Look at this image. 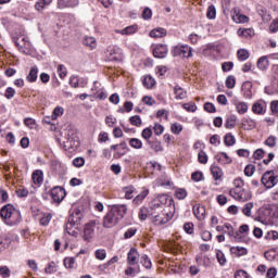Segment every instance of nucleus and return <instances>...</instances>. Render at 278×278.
Wrapping results in <instances>:
<instances>
[{
	"label": "nucleus",
	"instance_id": "nucleus-56",
	"mask_svg": "<svg viewBox=\"0 0 278 278\" xmlns=\"http://www.w3.org/2000/svg\"><path fill=\"white\" fill-rule=\"evenodd\" d=\"M255 173V165L253 164H250V165H247L245 168H244V175L247 177H253Z\"/></svg>",
	"mask_w": 278,
	"mask_h": 278
},
{
	"label": "nucleus",
	"instance_id": "nucleus-39",
	"mask_svg": "<svg viewBox=\"0 0 278 278\" xmlns=\"http://www.w3.org/2000/svg\"><path fill=\"white\" fill-rule=\"evenodd\" d=\"M232 21L235 23H249V16L241 13H236L232 15Z\"/></svg>",
	"mask_w": 278,
	"mask_h": 278
},
{
	"label": "nucleus",
	"instance_id": "nucleus-47",
	"mask_svg": "<svg viewBox=\"0 0 278 278\" xmlns=\"http://www.w3.org/2000/svg\"><path fill=\"white\" fill-rule=\"evenodd\" d=\"M225 84H226V88H228L229 90H232V88H236V76H232V75L228 76L226 78Z\"/></svg>",
	"mask_w": 278,
	"mask_h": 278
},
{
	"label": "nucleus",
	"instance_id": "nucleus-18",
	"mask_svg": "<svg viewBox=\"0 0 278 278\" xmlns=\"http://www.w3.org/2000/svg\"><path fill=\"white\" fill-rule=\"evenodd\" d=\"M193 214L198 220H205V206L195 204L193 206Z\"/></svg>",
	"mask_w": 278,
	"mask_h": 278
},
{
	"label": "nucleus",
	"instance_id": "nucleus-27",
	"mask_svg": "<svg viewBox=\"0 0 278 278\" xmlns=\"http://www.w3.org/2000/svg\"><path fill=\"white\" fill-rule=\"evenodd\" d=\"M237 34L242 38H253L255 36V30L253 28H239Z\"/></svg>",
	"mask_w": 278,
	"mask_h": 278
},
{
	"label": "nucleus",
	"instance_id": "nucleus-11",
	"mask_svg": "<svg viewBox=\"0 0 278 278\" xmlns=\"http://www.w3.org/2000/svg\"><path fill=\"white\" fill-rule=\"evenodd\" d=\"M140 254L138 253V250L136 248H131L129 252L127 253V264L128 266H136L140 260Z\"/></svg>",
	"mask_w": 278,
	"mask_h": 278
},
{
	"label": "nucleus",
	"instance_id": "nucleus-21",
	"mask_svg": "<svg viewBox=\"0 0 278 278\" xmlns=\"http://www.w3.org/2000/svg\"><path fill=\"white\" fill-rule=\"evenodd\" d=\"M215 160L216 162H218V164H222L223 166H225L226 164H231L232 162L231 157L225 152H218L215 155Z\"/></svg>",
	"mask_w": 278,
	"mask_h": 278
},
{
	"label": "nucleus",
	"instance_id": "nucleus-58",
	"mask_svg": "<svg viewBox=\"0 0 278 278\" xmlns=\"http://www.w3.org/2000/svg\"><path fill=\"white\" fill-rule=\"evenodd\" d=\"M182 108L187 112H197V104L194 102L184 103Z\"/></svg>",
	"mask_w": 278,
	"mask_h": 278
},
{
	"label": "nucleus",
	"instance_id": "nucleus-51",
	"mask_svg": "<svg viewBox=\"0 0 278 278\" xmlns=\"http://www.w3.org/2000/svg\"><path fill=\"white\" fill-rule=\"evenodd\" d=\"M175 197L176 199H178L179 201L186 199V197H188V191H186V189H177L175 191Z\"/></svg>",
	"mask_w": 278,
	"mask_h": 278
},
{
	"label": "nucleus",
	"instance_id": "nucleus-19",
	"mask_svg": "<svg viewBox=\"0 0 278 278\" xmlns=\"http://www.w3.org/2000/svg\"><path fill=\"white\" fill-rule=\"evenodd\" d=\"M233 105L236 108V111L238 114H247L249 112V104L244 101L236 100L233 102Z\"/></svg>",
	"mask_w": 278,
	"mask_h": 278
},
{
	"label": "nucleus",
	"instance_id": "nucleus-48",
	"mask_svg": "<svg viewBox=\"0 0 278 278\" xmlns=\"http://www.w3.org/2000/svg\"><path fill=\"white\" fill-rule=\"evenodd\" d=\"M142 84H143V86H144L146 88H152V87L155 86V79H153V77H151V76H146V77L143 78Z\"/></svg>",
	"mask_w": 278,
	"mask_h": 278
},
{
	"label": "nucleus",
	"instance_id": "nucleus-49",
	"mask_svg": "<svg viewBox=\"0 0 278 278\" xmlns=\"http://www.w3.org/2000/svg\"><path fill=\"white\" fill-rule=\"evenodd\" d=\"M251 210H253V202H248L242 207V214L244 216L251 217Z\"/></svg>",
	"mask_w": 278,
	"mask_h": 278
},
{
	"label": "nucleus",
	"instance_id": "nucleus-5",
	"mask_svg": "<svg viewBox=\"0 0 278 278\" xmlns=\"http://www.w3.org/2000/svg\"><path fill=\"white\" fill-rule=\"evenodd\" d=\"M172 55L174 58H192V48L188 45L175 46Z\"/></svg>",
	"mask_w": 278,
	"mask_h": 278
},
{
	"label": "nucleus",
	"instance_id": "nucleus-22",
	"mask_svg": "<svg viewBox=\"0 0 278 278\" xmlns=\"http://www.w3.org/2000/svg\"><path fill=\"white\" fill-rule=\"evenodd\" d=\"M65 147L68 149H77L79 147V139L77 136L71 137V131H68L67 141L64 142Z\"/></svg>",
	"mask_w": 278,
	"mask_h": 278
},
{
	"label": "nucleus",
	"instance_id": "nucleus-57",
	"mask_svg": "<svg viewBox=\"0 0 278 278\" xmlns=\"http://www.w3.org/2000/svg\"><path fill=\"white\" fill-rule=\"evenodd\" d=\"M58 75H59V77L61 78V79H64V77H66V75H67V71H66V66H64V65H62V64H60V65H58Z\"/></svg>",
	"mask_w": 278,
	"mask_h": 278
},
{
	"label": "nucleus",
	"instance_id": "nucleus-43",
	"mask_svg": "<svg viewBox=\"0 0 278 278\" xmlns=\"http://www.w3.org/2000/svg\"><path fill=\"white\" fill-rule=\"evenodd\" d=\"M170 131H172V134H175V136H179L181 134V131H184V125H181L179 123H174L170 126Z\"/></svg>",
	"mask_w": 278,
	"mask_h": 278
},
{
	"label": "nucleus",
	"instance_id": "nucleus-28",
	"mask_svg": "<svg viewBox=\"0 0 278 278\" xmlns=\"http://www.w3.org/2000/svg\"><path fill=\"white\" fill-rule=\"evenodd\" d=\"M148 195L149 189L144 188L137 197L134 198L132 203H135V205H140V203H142V201L146 200Z\"/></svg>",
	"mask_w": 278,
	"mask_h": 278
},
{
	"label": "nucleus",
	"instance_id": "nucleus-29",
	"mask_svg": "<svg viewBox=\"0 0 278 278\" xmlns=\"http://www.w3.org/2000/svg\"><path fill=\"white\" fill-rule=\"evenodd\" d=\"M211 173L213 178L215 179V181H218V179H223V168L216 166V165H212L211 166Z\"/></svg>",
	"mask_w": 278,
	"mask_h": 278
},
{
	"label": "nucleus",
	"instance_id": "nucleus-20",
	"mask_svg": "<svg viewBox=\"0 0 278 278\" xmlns=\"http://www.w3.org/2000/svg\"><path fill=\"white\" fill-rule=\"evenodd\" d=\"M224 230L228 236L235 238L237 242H240V238H239L240 232L236 231V229H233V226H231V224L229 223L224 224Z\"/></svg>",
	"mask_w": 278,
	"mask_h": 278
},
{
	"label": "nucleus",
	"instance_id": "nucleus-31",
	"mask_svg": "<svg viewBox=\"0 0 278 278\" xmlns=\"http://www.w3.org/2000/svg\"><path fill=\"white\" fill-rule=\"evenodd\" d=\"M140 264L147 270H151V268H153V263L151 262V258L147 254H143V255L140 256Z\"/></svg>",
	"mask_w": 278,
	"mask_h": 278
},
{
	"label": "nucleus",
	"instance_id": "nucleus-35",
	"mask_svg": "<svg viewBox=\"0 0 278 278\" xmlns=\"http://www.w3.org/2000/svg\"><path fill=\"white\" fill-rule=\"evenodd\" d=\"M166 36V29L164 28H155L150 31L151 38H164Z\"/></svg>",
	"mask_w": 278,
	"mask_h": 278
},
{
	"label": "nucleus",
	"instance_id": "nucleus-62",
	"mask_svg": "<svg viewBox=\"0 0 278 278\" xmlns=\"http://www.w3.org/2000/svg\"><path fill=\"white\" fill-rule=\"evenodd\" d=\"M10 275H11V271H10V268L8 266H1L0 267V276L2 278H8V277H10Z\"/></svg>",
	"mask_w": 278,
	"mask_h": 278
},
{
	"label": "nucleus",
	"instance_id": "nucleus-26",
	"mask_svg": "<svg viewBox=\"0 0 278 278\" xmlns=\"http://www.w3.org/2000/svg\"><path fill=\"white\" fill-rule=\"evenodd\" d=\"M256 66L260 71H268L270 66V61H268V56H261L257 60Z\"/></svg>",
	"mask_w": 278,
	"mask_h": 278
},
{
	"label": "nucleus",
	"instance_id": "nucleus-1",
	"mask_svg": "<svg viewBox=\"0 0 278 278\" xmlns=\"http://www.w3.org/2000/svg\"><path fill=\"white\" fill-rule=\"evenodd\" d=\"M127 214V205L125 204H114L110 207L105 216V227H115L118 225V220L125 217Z\"/></svg>",
	"mask_w": 278,
	"mask_h": 278
},
{
	"label": "nucleus",
	"instance_id": "nucleus-16",
	"mask_svg": "<svg viewBox=\"0 0 278 278\" xmlns=\"http://www.w3.org/2000/svg\"><path fill=\"white\" fill-rule=\"evenodd\" d=\"M117 149H122V152L117 151ZM111 150L116 151L114 153L115 159L123 157V155H125V153H127V143L123 142L119 144H113V146H111Z\"/></svg>",
	"mask_w": 278,
	"mask_h": 278
},
{
	"label": "nucleus",
	"instance_id": "nucleus-14",
	"mask_svg": "<svg viewBox=\"0 0 278 278\" xmlns=\"http://www.w3.org/2000/svg\"><path fill=\"white\" fill-rule=\"evenodd\" d=\"M252 112L253 114H266V102L264 100H258L253 103L252 105Z\"/></svg>",
	"mask_w": 278,
	"mask_h": 278
},
{
	"label": "nucleus",
	"instance_id": "nucleus-60",
	"mask_svg": "<svg viewBox=\"0 0 278 278\" xmlns=\"http://www.w3.org/2000/svg\"><path fill=\"white\" fill-rule=\"evenodd\" d=\"M139 218H140V220H147V218H149V208L141 207V210L139 212Z\"/></svg>",
	"mask_w": 278,
	"mask_h": 278
},
{
	"label": "nucleus",
	"instance_id": "nucleus-33",
	"mask_svg": "<svg viewBox=\"0 0 278 278\" xmlns=\"http://www.w3.org/2000/svg\"><path fill=\"white\" fill-rule=\"evenodd\" d=\"M26 79L30 84H34V81H36V79H38V67L37 66H33L30 68L29 74L27 75Z\"/></svg>",
	"mask_w": 278,
	"mask_h": 278
},
{
	"label": "nucleus",
	"instance_id": "nucleus-64",
	"mask_svg": "<svg viewBox=\"0 0 278 278\" xmlns=\"http://www.w3.org/2000/svg\"><path fill=\"white\" fill-rule=\"evenodd\" d=\"M235 278H249V274L244 269H239L235 273Z\"/></svg>",
	"mask_w": 278,
	"mask_h": 278
},
{
	"label": "nucleus",
	"instance_id": "nucleus-15",
	"mask_svg": "<svg viewBox=\"0 0 278 278\" xmlns=\"http://www.w3.org/2000/svg\"><path fill=\"white\" fill-rule=\"evenodd\" d=\"M79 220H81V212L77 211L68 218V223L66 224L67 233H71L70 229L73 225H79Z\"/></svg>",
	"mask_w": 278,
	"mask_h": 278
},
{
	"label": "nucleus",
	"instance_id": "nucleus-38",
	"mask_svg": "<svg viewBox=\"0 0 278 278\" xmlns=\"http://www.w3.org/2000/svg\"><path fill=\"white\" fill-rule=\"evenodd\" d=\"M83 42L89 49H97V39L94 37H85Z\"/></svg>",
	"mask_w": 278,
	"mask_h": 278
},
{
	"label": "nucleus",
	"instance_id": "nucleus-52",
	"mask_svg": "<svg viewBox=\"0 0 278 278\" xmlns=\"http://www.w3.org/2000/svg\"><path fill=\"white\" fill-rule=\"evenodd\" d=\"M141 16L143 21H151L153 16V11L150 8H144Z\"/></svg>",
	"mask_w": 278,
	"mask_h": 278
},
{
	"label": "nucleus",
	"instance_id": "nucleus-34",
	"mask_svg": "<svg viewBox=\"0 0 278 278\" xmlns=\"http://www.w3.org/2000/svg\"><path fill=\"white\" fill-rule=\"evenodd\" d=\"M94 236V228H92V225L87 224L84 229V240H90Z\"/></svg>",
	"mask_w": 278,
	"mask_h": 278
},
{
	"label": "nucleus",
	"instance_id": "nucleus-61",
	"mask_svg": "<svg viewBox=\"0 0 278 278\" xmlns=\"http://www.w3.org/2000/svg\"><path fill=\"white\" fill-rule=\"evenodd\" d=\"M198 160L200 162V164H205L207 162V153H205V151H200L198 153Z\"/></svg>",
	"mask_w": 278,
	"mask_h": 278
},
{
	"label": "nucleus",
	"instance_id": "nucleus-9",
	"mask_svg": "<svg viewBox=\"0 0 278 278\" xmlns=\"http://www.w3.org/2000/svg\"><path fill=\"white\" fill-rule=\"evenodd\" d=\"M170 218H173V214L164 213L161 211V213L154 215L153 224L157 227H162V225H166Z\"/></svg>",
	"mask_w": 278,
	"mask_h": 278
},
{
	"label": "nucleus",
	"instance_id": "nucleus-6",
	"mask_svg": "<svg viewBox=\"0 0 278 278\" xmlns=\"http://www.w3.org/2000/svg\"><path fill=\"white\" fill-rule=\"evenodd\" d=\"M263 186L270 190V188H275V185L278 182L277 176L274 170H267L264 173L261 179Z\"/></svg>",
	"mask_w": 278,
	"mask_h": 278
},
{
	"label": "nucleus",
	"instance_id": "nucleus-8",
	"mask_svg": "<svg viewBox=\"0 0 278 278\" xmlns=\"http://www.w3.org/2000/svg\"><path fill=\"white\" fill-rule=\"evenodd\" d=\"M50 194L54 203H62L66 197V190H64L62 187H54L51 189Z\"/></svg>",
	"mask_w": 278,
	"mask_h": 278
},
{
	"label": "nucleus",
	"instance_id": "nucleus-13",
	"mask_svg": "<svg viewBox=\"0 0 278 278\" xmlns=\"http://www.w3.org/2000/svg\"><path fill=\"white\" fill-rule=\"evenodd\" d=\"M79 0H58L56 7L59 10H66V8H77Z\"/></svg>",
	"mask_w": 278,
	"mask_h": 278
},
{
	"label": "nucleus",
	"instance_id": "nucleus-53",
	"mask_svg": "<svg viewBox=\"0 0 278 278\" xmlns=\"http://www.w3.org/2000/svg\"><path fill=\"white\" fill-rule=\"evenodd\" d=\"M129 123L135 127H140V125H142V119L140 118V115H135L129 118Z\"/></svg>",
	"mask_w": 278,
	"mask_h": 278
},
{
	"label": "nucleus",
	"instance_id": "nucleus-7",
	"mask_svg": "<svg viewBox=\"0 0 278 278\" xmlns=\"http://www.w3.org/2000/svg\"><path fill=\"white\" fill-rule=\"evenodd\" d=\"M168 201H172V199L166 194H159L150 204L151 210H157L159 212H162V206L166 205Z\"/></svg>",
	"mask_w": 278,
	"mask_h": 278
},
{
	"label": "nucleus",
	"instance_id": "nucleus-4",
	"mask_svg": "<svg viewBox=\"0 0 278 278\" xmlns=\"http://www.w3.org/2000/svg\"><path fill=\"white\" fill-rule=\"evenodd\" d=\"M108 60L109 62H116L117 64H121L123 60H125V55L123 54V49L112 46L108 49Z\"/></svg>",
	"mask_w": 278,
	"mask_h": 278
},
{
	"label": "nucleus",
	"instance_id": "nucleus-30",
	"mask_svg": "<svg viewBox=\"0 0 278 278\" xmlns=\"http://www.w3.org/2000/svg\"><path fill=\"white\" fill-rule=\"evenodd\" d=\"M174 93L177 100H182L188 97V92L186 91V89L179 87V85L174 87Z\"/></svg>",
	"mask_w": 278,
	"mask_h": 278
},
{
	"label": "nucleus",
	"instance_id": "nucleus-25",
	"mask_svg": "<svg viewBox=\"0 0 278 278\" xmlns=\"http://www.w3.org/2000/svg\"><path fill=\"white\" fill-rule=\"evenodd\" d=\"M14 42L18 51H21L22 49H25L26 47H29V40L25 36L14 38Z\"/></svg>",
	"mask_w": 278,
	"mask_h": 278
},
{
	"label": "nucleus",
	"instance_id": "nucleus-59",
	"mask_svg": "<svg viewBox=\"0 0 278 278\" xmlns=\"http://www.w3.org/2000/svg\"><path fill=\"white\" fill-rule=\"evenodd\" d=\"M62 114H64V108L56 106L52 113V121H55V118H58V116H62Z\"/></svg>",
	"mask_w": 278,
	"mask_h": 278
},
{
	"label": "nucleus",
	"instance_id": "nucleus-40",
	"mask_svg": "<svg viewBox=\"0 0 278 278\" xmlns=\"http://www.w3.org/2000/svg\"><path fill=\"white\" fill-rule=\"evenodd\" d=\"M237 55L240 62H247V60H249L250 56L249 51L247 49H239Z\"/></svg>",
	"mask_w": 278,
	"mask_h": 278
},
{
	"label": "nucleus",
	"instance_id": "nucleus-32",
	"mask_svg": "<svg viewBox=\"0 0 278 278\" xmlns=\"http://www.w3.org/2000/svg\"><path fill=\"white\" fill-rule=\"evenodd\" d=\"M230 252L238 257H242L243 255H247L249 253V250L243 247H231Z\"/></svg>",
	"mask_w": 278,
	"mask_h": 278
},
{
	"label": "nucleus",
	"instance_id": "nucleus-3",
	"mask_svg": "<svg viewBox=\"0 0 278 278\" xmlns=\"http://www.w3.org/2000/svg\"><path fill=\"white\" fill-rule=\"evenodd\" d=\"M229 194L232 197V199L236 201H241L242 203L251 201V198L253 197L251 191L249 189H244V187L241 189H230Z\"/></svg>",
	"mask_w": 278,
	"mask_h": 278
},
{
	"label": "nucleus",
	"instance_id": "nucleus-12",
	"mask_svg": "<svg viewBox=\"0 0 278 278\" xmlns=\"http://www.w3.org/2000/svg\"><path fill=\"white\" fill-rule=\"evenodd\" d=\"M241 94L244 99H253V83L244 81L241 86Z\"/></svg>",
	"mask_w": 278,
	"mask_h": 278
},
{
	"label": "nucleus",
	"instance_id": "nucleus-36",
	"mask_svg": "<svg viewBox=\"0 0 278 278\" xmlns=\"http://www.w3.org/2000/svg\"><path fill=\"white\" fill-rule=\"evenodd\" d=\"M138 273H140V266L136 268L132 267V265H128L125 269V275H127V277H136Z\"/></svg>",
	"mask_w": 278,
	"mask_h": 278
},
{
	"label": "nucleus",
	"instance_id": "nucleus-10",
	"mask_svg": "<svg viewBox=\"0 0 278 278\" xmlns=\"http://www.w3.org/2000/svg\"><path fill=\"white\" fill-rule=\"evenodd\" d=\"M153 55L154 58H159L160 60L166 58L168 55V46L163 43H157L153 47Z\"/></svg>",
	"mask_w": 278,
	"mask_h": 278
},
{
	"label": "nucleus",
	"instance_id": "nucleus-45",
	"mask_svg": "<svg viewBox=\"0 0 278 278\" xmlns=\"http://www.w3.org/2000/svg\"><path fill=\"white\" fill-rule=\"evenodd\" d=\"M136 233H138V228L136 227L128 228L124 233V239L129 240L130 238H134Z\"/></svg>",
	"mask_w": 278,
	"mask_h": 278
},
{
	"label": "nucleus",
	"instance_id": "nucleus-24",
	"mask_svg": "<svg viewBox=\"0 0 278 278\" xmlns=\"http://www.w3.org/2000/svg\"><path fill=\"white\" fill-rule=\"evenodd\" d=\"M241 125L245 131H251V129H255V127H257V123L250 117L243 118Z\"/></svg>",
	"mask_w": 278,
	"mask_h": 278
},
{
	"label": "nucleus",
	"instance_id": "nucleus-23",
	"mask_svg": "<svg viewBox=\"0 0 278 278\" xmlns=\"http://www.w3.org/2000/svg\"><path fill=\"white\" fill-rule=\"evenodd\" d=\"M31 179H33L35 186H40L45 181V174L42 173L41 169H36L33 173Z\"/></svg>",
	"mask_w": 278,
	"mask_h": 278
},
{
	"label": "nucleus",
	"instance_id": "nucleus-37",
	"mask_svg": "<svg viewBox=\"0 0 278 278\" xmlns=\"http://www.w3.org/2000/svg\"><path fill=\"white\" fill-rule=\"evenodd\" d=\"M224 142L226 147H233L236 144V136H233L231 132H228L224 137Z\"/></svg>",
	"mask_w": 278,
	"mask_h": 278
},
{
	"label": "nucleus",
	"instance_id": "nucleus-50",
	"mask_svg": "<svg viewBox=\"0 0 278 278\" xmlns=\"http://www.w3.org/2000/svg\"><path fill=\"white\" fill-rule=\"evenodd\" d=\"M52 218H53V215H51L50 213L43 214V216L40 219V225H42L43 227H47V225L51 223Z\"/></svg>",
	"mask_w": 278,
	"mask_h": 278
},
{
	"label": "nucleus",
	"instance_id": "nucleus-17",
	"mask_svg": "<svg viewBox=\"0 0 278 278\" xmlns=\"http://www.w3.org/2000/svg\"><path fill=\"white\" fill-rule=\"evenodd\" d=\"M115 31L116 34H121V36H134V34H137L138 31V25L134 24Z\"/></svg>",
	"mask_w": 278,
	"mask_h": 278
},
{
	"label": "nucleus",
	"instance_id": "nucleus-55",
	"mask_svg": "<svg viewBox=\"0 0 278 278\" xmlns=\"http://www.w3.org/2000/svg\"><path fill=\"white\" fill-rule=\"evenodd\" d=\"M206 16H207V18H210L211 21L214 20V18H216V7L210 5V7L207 8Z\"/></svg>",
	"mask_w": 278,
	"mask_h": 278
},
{
	"label": "nucleus",
	"instance_id": "nucleus-54",
	"mask_svg": "<svg viewBox=\"0 0 278 278\" xmlns=\"http://www.w3.org/2000/svg\"><path fill=\"white\" fill-rule=\"evenodd\" d=\"M64 266L65 268H70V269L75 268V257H65Z\"/></svg>",
	"mask_w": 278,
	"mask_h": 278
},
{
	"label": "nucleus",
	"instance_id": "nucleus-42",
	"mask_svg": "<svg viewBox=\"0 0 278 278\" xmlns=\"http://www.w3.org/2000/svg\"><path fill=\"white\" fill-rule=\"evenodd\" d=\"M123 192L125 194V199H134V193L136 192V188H134V186L124 187Z\"/></svg>",
	"mask_w": 278,
	"mask_h": 278
},
{
	"label": "nucleus",
	"instance_id": "nucleus-41",
	"mask_svg": "<svg viewBox=\"0 0 278 278\" xmlns=\"http://www.w3.org/2000/svg\"><path fill=\"white\" fill-rule=\"evenodd\" d=\"M236 115H230L229 117H227V119L225 121L226 129H233V127H236Z\"/></svg>",
	"mask_w": 278,
	"mask_h": 278
},
{
	"label": "nucleus",
	"instance_id": "nucleus-44",
	"mask_svg": "<svg viewBox=\"0 0 278 278\" xmlns=\"http://www.w3.org/2000/svg\"><path fill=\"white\" fill-rule=\"evenodd\" d=\"M216 257L220 266H225V264H227V257H225V253H223V251L216 250Z\"/></svg>",
	"mask_w": 278,
	"mask_h": 278
},
{
	"label": "nucleus",
	"instance_id": "nucleus-2",
	"mask_svg": "<svg viewBox=\"0 0 278 278\" xmlns=\"http://www.w3.org/2000/svg\"><path fill=\"white\" fill-rule=\"evenodd\" d=\"M0 216L9 227H14V225H18L22 220L21 211L15 210L12 204L4 205L0 210Z\"/></svg>",
	"mask_w": 278,
	"mask_h": 278
},
{
	"label": "nucleus",
	"instance_id": "nucleus-63",
	"mask_svg": "<svg viewBox=\"0 0 278 278\" xmlns=\"http://www.w3.org/2000/svg\"><path fill=\"white\" fill-rule=\"evenodd\" d=\"M269 31H270L271 34H277V31H278V17L275 18V20L271 22V24H270V26H269Z\"/></svg>",
	"mask_w": 278,
	"mask_h": 278
},
{
	"label": "nucleus",
	"instance_id": "nucleus-46",
	"mask_svg": "<svg viewBox=\"0 0 278 278\" xmlns=\"http://www.w3.org/2000/svg\"><path fill=\"white\" fill-rule=\"evenodd\" d=\"M129 146L132 149H142V140H140L138 138H130L129 139Z\"/></svg>",
	"mask_w": 278,
	"mask_h": 278
}]
</instances>
